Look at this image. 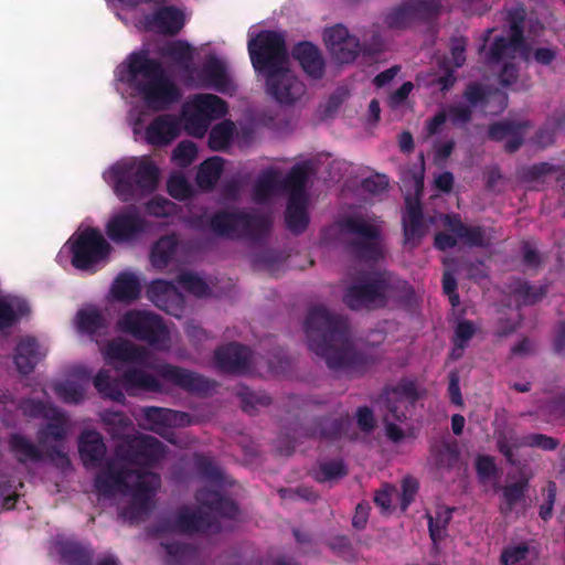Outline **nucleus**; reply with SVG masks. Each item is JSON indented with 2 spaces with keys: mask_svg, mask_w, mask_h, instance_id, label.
Wrapping results in <instances>:
<instances>
[{
  "mask_svg": "<svg viewBox=\"0 0 565 565\" xmlns=\"http://www.w3.org/2000/svg\"><path fill=\"white\" fill-rule=\"evenodd\" d=\"M205 76V84L215 88L221 93H232L235 85L231 79L226 67L218 61H211L203 70Z\"/></svg>",
  "mask_w": 565,
  "mask_h": 565,
  "instance_id": "29",
  "label": "nucleus"
},
{
  "mask_svg": "<svg viewBox=\"0 0 565 565\" xmlns=\"http://www.w3.org/2000/svg\"><path fill=\"white\" fill-rule=\"evenodd\" d=\"M106 364L122 372L121 386L129 394L158 388L157 376L168 379L181 386L195 388L193 374L181 369L157 365L152 356L128 341L116 339L99 347Z\"/></svg>",
  "mask_w": 565,
  "mask_h": 565,
  "instance_id": "2",
  "label": "nucleus"
},
{
  "mask_svg": "<svg viewBox=\"0 0 565 565\" xmlns=\"http://www.w3.org/2000/svg\"><path fill=\"white\" fill-rule=\"evenodd\" d=\"M323 40L331 55L340 63L354 61L360 52L358 39L351 35L343 25L327 29Z\"/></svg>",
  "mask_w": 565,
  "mask_h": 565,
  "instance_id": "13",
  "label": "nucleus"
},
{
  "mask_svg": "<svg viewBox=\"0 0 565 565\" xmlns=\"http://www.w3.org/2000/svg\"><path fill=\"white\" fill-rule=\"evenodd\" d=\"M394 290L386 279L375 280L367 285H356L347 291L345 303L353 308H377L386 303L392 298Z\"/></svg>",
  "mask_w": 565,
  "mask_h": 565,
  "instance_id": "10",
  "label": "nucleus"
},
{
  "mask_svg": "<svg viewBox=\"0 0 565 565\" xmlns=\"http://www.w3.org/2000/svg\"><path fill=\"white\" fill-rule=\"evenodd\" d=\"M522 445L536 446L548 450L554 449L557 441L544 435H531L525 439H519L512 430L502 431L498 437V448L510 461H512L513 450Z\"/></svg>",
  "mask_w": 565,
  "mask_h": 565,
  "instance_id": "18",
  "label": "nucleus"
},
{
  "mask_svg": "<svg viewBox=\"0 0 565 565\" xmlns=\"http://www.w3.org/2000/svg\"><path fill=\"white\" fill-rule=\"evenodd\" d=\"M119 331L138 339H145L158 345H163L168 335L159 318L147 311L131 310L126 312L117 322Z\"/></svg>",
  "mask_w": 565,
  "mask_h": 565,
  "instance_id": "9",
  "label": "nucleus"
},
{
  "mask_svg": "<svg viewBox=\"0 0 565 565\" xmlns=\"http://www.w3.org/2000/svg\"><path fill=\"white\" fill-rule=\"evenodd\" d=\"M397 498L396 489L386 487L382 491L377 492L374 502L383 511L388 512L393 499Z\"/></svg>",
  "mask_w": 565,
  "mask_h": 565,
  "instance_id": "54",
  "label": "nucleus"
},
{
  "mask_svg": "<svg viewBox=\"0 0 565 565\" xmlns=\"http://www.w3.org/2000/svg\"><path fill=\"white\" fill-rule=\"evenodd\" d=\"M358 424L364 430H371L375 425V419L372 412L366 408H360L356 414Z\"/></svg>",
  "mask_w": 565,
  "mask_h": 565,
  "instance_id": "59",
  "label": "nucleus"
},
{
  "mask_svg": "<svg viewBox=\"0 0 565 565\" xmlns=\"http://www.w3.org/2000/svg\"><path fill=\"white\" fill-rule=\"evenodd\" d=\"M447 116L454 124H465L470 118V109L467 105H455L449 108Z\"/></svg>",
  "mask_w": 565,
  "mask_h": 565,
  "instance_id": "55",
  "label": "nucleus"
},
{
  "mask_svg": "<svg viewBox=\"0 0 565 565\" xmlns=\"http://www.w3.org/2000/svg\"><path fill=\"white\" fill-rule=\"evenodd\" d=\"M409 17V10L406 8H399L393 11L387 17V23L391 26L398 28L404 24L405 20Z\"/></svg>",
  "mask_w": 565,
  "mask_h": 565,
  "instance_id": "62",
  "label": "nucleus"
},
{
  "mask_svg": "<svg viewBox=\"0 0 565 565\" xmlns=\"http://www.w3.org/2000/svg\"><path fill=\"white\" fill-rule=\"evenodd\" d=\"M135 454L121 460H115L96 480L97 490L104 495L118 497L122 505V516L136 519L146 511L159 488V478L151 472H141L136 466L150 463L163 456L161 444L150 436L132 440Z\"/></svg>",
  "mask_w": 565,
  "mask_h": 565,
  "instance_id": "1",
  "label": "nucleus"
},
{
  "mask_svg": "<svg viewBox=\"0 0 565 565\" xmlns=\"http://www.w3.org/2000/svg\"><path fill=\"white\" fill-rule=\"evenodd\" d=\"M55 390L57 395L66 403H77L84 396L82 387L70 382L57 384Z\"/></svg>",
  "mask_w": 565,
  "mask_h": 565,
  "instance_id": "46",
  "label": "nucleus"
},
{
  "mask_svg": "<svg viewBox=\"0 0 565 565\" xmlns=\"http://www.w3.org/2000/svg\"><path fill=\"white\" fill-rule=\"evenodd\" d=\"M168 191L171 196L184 200L191 195L192 189L182 175H172L168 182Z\"/></svg>",
  "mask_w": 565,
  "mask_h": 565,
  "instance_id": "42",
  "label": "nucleus"
},
{
  "mask_svg": "<svg viewBox=\"0 0 565 565\" xmlns=\"http://www.w3.org/2000/svg\"><path fill=\"white\" fill-rule=\"evenodd\" d=\"M452 234H438L435 237V245L439 249H447L450 247H454L457 243V234L455 232H451Z\"/></svg>",
  "mask_w": 565,
  "mask_h": 565,
  "instance_id": "61",
  "label": "nucleus"
},
{
  "mask_svg": "<svg viewBox=\"0 0 565 565\" xmlns=\"http://www.w3.org/2000/svg\"><path fill=\"white\" fill-rule=\"evenodd\" d=\"M276 183V174L273 171L266 172L257 182L255 188V200H265L274 190Z\"/></svg>",
  "mask_w": 565,
  "mask_h": 565,
  "instance_id": "48",
  "label": "nucleus"
},
{
  "mask_svg": "<svg viewBox=\"0 0 565 565\" xmlns=\"http://www.w3.org/2000/svg\"><path fill=\"white\" fill-rule=\"evenodd\" d=\"M65 247L73 254V266L82 270H89L104 262L111 249L103 234L89 227L78 230Z\"/></svg>",
  "mask_w": 565,
  "mask_h": 565,
  "instance_id": "7",
  "label": "nucleus"
},
{
  "mask_svg": "<svg viewBox=\"0 0 565 565\" xmlns=\"http://www.w3.org/2000/svg\"><path fill=\"white\" fill-rule=\"evenodd\" d=\"M322 473L326 480L338 479L345 475V468L342 462H330L322 467Z\"/></svg>",
  "mask_w": 565,
  "mask_h": 565,
  "instance_id": "58",
  "label": "nucleus"
},
{
  "mask_svg": "<svg viewBox=\"0 0 565 565\" xmlns=\"http://www.w3.org/2000/svg\"><path fill=\"white\" fill-rule=\"evenodd\" d=\"M456 286L457 284L455 277L450 273L445 271L443 287L444 291L449 296V300L454 307L459 303V297L456 294Z\"/></svg>",
  "mask_w": 565,
  "mask_h": 565,
  "instance_id": "56",
  "label": "nucleus"
},
{
  "mask_svg": "<svg viewBox=\"0 0 565 565\" xmlns=\"http://www.w3.org/2000/svg\"><path fill=\"white\" fill-rule=\"evenodd\" d=\"M420 206L417 199H406V210L403 216V225L406 243L413 244L417 238L424 235L422 226Z\"/></svg>",
  "mask_w": 565,
  "mask_h": 565,
  "instance_id": "26",
  "label": "nucleus"
},
{
  "mask_svg": "<svg viewBox=\"0 0 565 565\" xmlns=\"http://www.w3.org/2000/svg\"><path fill=\"white\" fill-rule=\"evenodd\" d=\"M418 484L414 479L407 478L403 481L402 493L397 492V497L401 499L402 510H406L409 503L414 500Z\"/></svg>",
  "mask_w": 565,
  "mask_h": 565,
  "instance_id": "51",
  "label": "nucleus"
},
{
  "mask_svg": "<svg viewBox=\"0 0 565 565\" xmlns=\"http://www.w3.org/2000/svg\"><path fill=\"white\" fill-rule=\"evenodd\" d=\"M526 483L524 481L508 486L503 490V500L505 509L511 510L512 507L521 499Z\"/></svg>",
  "mask_w": 565,
  "mask_h": 565,
  "instance_id": "50",
  "label": "nucleus"
},
{
  "mask_svg": "<svg viewBox=\"0 0 565 565\" xmlns=\"http://www.w3.org/2000/svg\"><path fill=\"white\" fill-rule=\"evenodd\" d=\"M95 387L98 390L99 393L103 395L114 399V401H121L124 397L121 391L119 390V383L113 382L110 383L108 380V375L106 372L100 371L94 381Z\"/></svg>",
  "mask_w": 565,
  "mask_h": 565,
  "instance_id": "38",
  "label": "nucleus"
},
{
  "mask_svg": "<svg viewBox=\"0 0 565 565\" xmlns=\"http://www.w3.org/2000/svg\"><path fill=\"white\" fill-rule=\"evenodd\" d=\"M443 224L450 232H455L457 236L470 246H482L490 241V235L481 227H466L456 216L445 215L441 217Z\"/></svg>",
  "mask_w": 565,
  "mask_h": 565,
  "instance_id": "22",
  "label": "nucleus"
},
{
  "mask_svg": "<svg viewBox=\"0 0 565 565\" xmlns=\"http://www.w3.org/2000/svg\"><path fill=\"white\" fill-rule=\"evenodd\" d=\"M530 551L526 545H516L507 548L501 555L503 565H516L527 558Z\"/></svg>",
  "mask_w": 565,
  "mask_h": 565,
  "instance_id": "45",
  "label": "nucleus"
},
{
  "mask_svg": "<svg viewBox=\"0 0 565 565\" xmlns=\"http://www.w3.org/2000/svg\"><path fill=\"white\" fill-rule=\"evenodd\" d=\"M183 24V13L174 8H163L147 20L148 28L159 33H177Z\"/></svg>",
  "mask_w": 565,
  "mask_h": 565,
  "instance_id": "21",
  "label": "nucleus"
},
{
  "mask_svg": "<svg viewBox=\"0 0 565 565\" xmlns=\"http://www.w3.org/2000/svg\"><path fill=\"white\" fill-rule=\"evenodd\" d=\"M121 82H126L140 92L146 104L153 109H161L179 98V92L163 74L156 62L146 54H131L118 71Z\"/></svg>",
  "mask_w": 565,
  "mask_h": 565,
  "instance_id": "4",
  "label": "nucleus"
},
{
  "mask_svg": "<svg viewBox=\"0 0 565 565\" xmlns=\"http://www.w3.org/2000/svg\"><path fill=\"white\" fill-rule=\"evenodd\" d=\"M145 228V223L132 211L115 214L106 225V232L114 242H128Z\"/></svg>",
  "mask_w": 565,
  "mask_h": 565,
  "instance_id": "15",
  "label": "nucleus"
},
{
  "mask_svg": "<svg viewBox=\"0 0 565 565\" xmlns=\"http://www.w3.org/2000/svg\"><path fill=\"white\" fill-rule=\"evenodd\" d=\"M290 198L286 211V223L292 232L303 231L309 222L307 199L303 192V170L296 167L290 178Z\"/></svg>",
  "mask_w": 565,
  "mask_h": 565,
  "instance_id": "11",
  "label": "nucleus"
},
{
  "mask_svg": "<svg viewBox=\"0 0 565 565\" xmlns=\"http://www.w3.org/2000/svg\"><path fill=\"white\" fill-rule=\"evenodd\" d=\"M434 184L438 190L448 192L452 188L454 177L450 172H443L435 178Z\"/></svg>",
  "mask_w": 565,
  "mask_h": 565,
  "instance_id": "63",
  "label": "nucleus"
},
{
  "mask_svg": "<svg viewBox=\"0 0 565 565\" xmlns=\"http://www.w3.org/2000/svg\"><path fill=\"white\" fill-rule=\"evenodd\" d=\"M334 319L324 308L313 309L306 322L309 345L312 351L324 356L331 369L354 370L359 356L343 334L334 330Z\"/></svg>",
  "mask_w": 565,
  "mask_h": 565,
  "instance_id": "5",
  "label": "nucleus"
},
{
  "mask_svg": "<svg viewBox=\"0 0 565 565\" xmlns=\"http://www.w3.org/2000/svg\"><path fill=\"white\" fill-rule=\"evenodd\" d=\"M163 54L174 61L185 62L192 57V49L185 42L175 41L166 47Z\"/></svg>",
  "mask_w": 565,
  "mask_h": 565,
  "instance_id": "44",
  "label": "nucleus"
},
{
  "mask_svg": "<svg viewBox=\"0 0 565 565\" xmlns=\"http://www.w3.org/2000/svg\"><path fill=\"white\" fill-rule=\"evenodd\" d=\"M175 205L163 198H154L148 203L147 210L153 216H168L174 212Z\"/></svg>",
  "mask_w": 565,
  "mask_h": 565,
  "instance_id": "49",
  "label": "nucleus"
},
{
  "mask_svg": "<svg viewBox=\"0 0 565 565\" xmlns=\"http://www.w3.org/2000/svg\"><path fill=\"white\" fill-rule=\"evenodd\" d=\"M181 286L196 297H205L209 295L207 285L198 276L185 274L180 278Z\"/></svg>",
  "mask_w": 565,
  "mask_h": 565,
  "instance_id": "41",
  "label": "nucleus"
},
{
  "mask_svg": "<svg viewBox=\"0 0 565 565\" xmlns=\"http://www.w3.org/2000/svg\"><path fill=\"white\" fill-rule=\"evenodd\" d=\"M26 311L25 302L17 298L0 296V329L11 324Z\"/></svg>",
  "mask_w": 565,
  "mask_h": 565,
  "instance_id": "33",
  "label": "nucleus"
},
{
  "mask_svg": "<svg viewBox=\"0 0 565 565\" xmlns=\"http://www.w3.org/2000/svg\"><path fill=\"white\" fill-rule=\"evenodd\" d=\"M262 226V221L245 214L224 213L211 221V228L220 235L241 236Z\"/></svg>",
  "mask_w": 565,
  "mask_h": 565,
  "instance_id": "14",
  "label": "nucleus"
},
{
  "mask_svg": "<svg viewBox=\"0 0 565 565\" xmlns=\"http://www.w3.org/2000/svg\"><path fill=\"white\" fill-rule=\"evenodd\" d=\"M178 244L173 236L160 238L151 252V263L157 268H163L177 253Z\"/></svg>",
  "mask_w": 565,
  "mask_h": 565,
  "instance_id": "32",
  "label": "nucleus"
},
{
  "mask_svg": "<svg viewBox=\"0 0 565 565\" xmlns=\"http://www.w3.org/2000/svg\"><path fill=\"white\" fill-rule=\"evenodd\" d=\"M75 323L81 332L94 334L104 326V319L96 309L86 308L77 313Z\"/></svg>",
  "mask_w": 565,
  "mask_h": 565,
  "instance_id": "36",
  "label": "nucleus"
},
{
  "mask_svg": "<svg viewBox=\"0 0 565 565\" xmlns=\"http://www.w3.org/2000/svg\"><path fill=\"white\" fill-rule=\"evenodd\" d=\"M215 360L222 370L241 371L248 364L249 352L238 344H230L216 352Z\"/></svg>",
  "mask_w": 565,
  "mask_h": 565,
  "instance_id": "23",
  "label": "nucleus"
},
{
  "mask_svg": "<svg viewBox=\"0 0 565 565\" xmlns=\"http://www.w3.org/2000/svg\"><path fill=\"white\" fill-rule=\"evenodd\" d=\"M466 99L470 106H476L480 100H484L486 110L492 114L502 111L507 107L508 98L504 94L494 92L484 95L480 87H470L466 93Z\"/></svg>",
  "mask_w": 565,
  "mask_h": 565,
  "instance_id": "30",
  "label": "nucleus"
},
{
  "mask_svg": "<svg viewBox=\"0 0 565 565\" xmlns=\"http://www.w3.org/2000/svg\"><path fill=\"white\" fill-rule=\"evenodd\" d=\"M11 446L21 461L29 458H35L38 456L36 449L21 436H13L11 439Z\"/></svg>",
  "mask_w": 565,
  "mask_h": 565,
  "instance_id": "47",
  "label": "nucleus"
},
{
  "mask_svg": "<svg viewBox=\"0 0 565 565\" xmlns=\"http://www.w3.org/2000/svg\"><path fill=\"white\" fill-rule=\"evenodd\" d=\"M196 147L191 141H181L172 152V160L180 167L191 164L196 158Z\"/></svg>",
  "mask_w": 565,
  "mask_h": 565,
  "instance_id": "39",
  "label": "nucleus"
},
{
  "mask_svg": "<svg viewBox=\"0 0 565 565\" xmlns=\"http://www.w3.org/2000/svg\"><path fill=\"white\" fill-rule=\"evenodd\" d=\"M179 125L175 118L161 116L152 121L146 130V140L154 146H164L179 135Z\"/></svg>",
  "mask_w": 565,
  "mask_h": 565,
  "instance_id": "20",
  "label": "nucleus"
},
{
  "mask_svg": "<svg viewBox=\"0 0 565 565\" xmlns=\"http://www.w3.org/2000/svg\"><path fill=\"white\" fill-rule=\"evenodd\" d=\"M398 67H392L381 74H379L375 78H374V82L375 84L381 87V86H384L385 84H387L388 82H391L395 75L397 74L398 72Z\"/></svg>",
  "mask_w": 565,
  "mask_h": 565,
  "instance_id": "64",
  "label": "nucleus"
},
{
  "mask_svg": "<svg viewBox=\"0 0 565 565\" xmlns=\"http://www.w3.org/2000/svg\"><path fill=\"white\" fill-rule=\"evenodd\" d=\"M345 230L362 239H376L380 234V222L376 218H354L345 224Z\"/></svg>",
  "mask_w": 565,
  "mask_h": 565,
  "instance_id": "34",
  "label": "nucleus"
},
{
  "mask_svg": "<svg viewBox=\"0 0 565 565\" xmlns=\"http://www.w3.org/2000/svg\"><path fill=\"white\" fill-rule=\"evenodd\" d=\"M226 114L225 103L217 96L200 94L189 99L182 110L184 129L194 137H203L210 122Z\"/></svg>",
  "mask_w": 565,
  "mask_h": 565,
  "instance_id": "8",
  "label": "nucleus"
},
{
  "mask_svg": "<svg viewBox=\"0 0 565 565\" xmlns=\"http://www.w3.org/2000/svg\"><path fill=\"white\" fill-rule=\"evenodd\" d=\"M529 128L525 120L502 121L491 126L489 135L493 140L503 142L508 151H514L522 145Z\"/></svg>",
  "mask_w": 565,
  "mask_h": 565,
  "instance_id": "17",
  "label": "nucleus"
},
{
  "mask_svg": "<svg viewBox=\"0 0 565 565\" xmlns=\"http://www.w3.org/2000/svg\"><path fill=\"white\" fill-rule=\"evenodd\" d=\"M186 422L185 414L171 409L151 407L143 411L141 425L146 429L161 433L167 426H179Z\"/></svg>",
  "mask_w": 565,
  "mask_h": 565,
  "instance_id": "19",
  "label": "nucleus"
},
{
  "mask_svg": "<svg viewBox=\"0 0 565 565\" xmlns=\"http://www.w3.org/2000/svg\"><path fill=\"white\" fill-rule=\"evenodd\" d=\"M521 32L516 25H513L511 28L509 40L499 38L494 41L489 58L491 62H505L510 58H514L521 51Z\"/></svg>",
  "mask_w": 565,
  "mask_h": 565,
  "instance_id": "24",
  "label": "nucleus"
},
{
  "mask_svg": "<svg viewBox=\"0 0 565 565\" xmlns=\"http://www.w3.org/2000/svg\"><path fill=\"white\" fill-rule=\"evenodd\" d=\"M448 521V512H446L443 518H438L436 520H434L433 516H429V532L434 542H437L444 537Z\"/></svg>",
  "mask_w": 565,
  "mask_h": 565,
  "instance_id": "53",
  "label": "nucleus"
},
{
  "mask_svg": "<svg viewBox=\"0 0 565 565\" xmlns=\"http://www.w3.org/2000/svg\"><path fill=\"white\" fill-rule=\"evenodd\" d=\"M294 54L308 75L312 77L322 75L323 61L316 46L310 43H301L295 49Z\"/></svg>",
  "mask_w": 565,
  "mask_h": 565,
  "instance_id": "28",
  "label": "nucleus"
},
{
  "mask_svg": "<svg viewBox=\"0 0 565 565\" xmlns=\"http://www.w3.org/2000/svg\"><path fill=\"white\" fill-rule=\"evenodd\" d=\"M79 454L85 465H93L105 454L104 443L96 431H86L79 439Z\"/></svg>",
  "mask_w": 565,
  "mask_h": 565,
  "instance_id": "31",
  "label": "nucleus"
},
{
  "mask_svg": "<svg viewBox=\"0 0 565 565\" xmlns=\"http://www.w3.org/2000/svg\"><path fill=\"white\" fill-rule=\"evenodd\" d=\"M413 89V84L411 82L404 83L391 97H390V106L395 108L401 106L408 94Z\"/></svg>",
  "mask_w": 565,
  "mask_h": 565,
  "instance_id": "57",
  "label": "nucleus"
},
{
  "mask_svg": "<svg viewBox=\"0 0 565 565\" xmlns=\"http://www.w3.org/2000/svg\"><path fill=\"white\" fill-rule=\"evenodd\" d=\"M387 185H388V180L383 174L372 175V177L367 178L366 180H364V182H363L364 190L374 195L384 192L386 190Z\"/></svg>",
  "mask_w": 565,
  "mask_h": 565,
  "instance_id": "52",
  "label": "nucleus"
},
{
  "mask_svg": "<svg viewBox=\"0 0 565 565\" xmlns=\"http://www.w3.org/2000/svg\"><path fill=\"white\" fill-rule=\"evenodd\" d=\"M222 168L223 162L218 157L204 161L198 172V184L203 189L212 186L221 177Z\"/></svg>",
  "mask_w": 565,
  "mask_h": 565,
  "instance_id": "35",
  "label": "nucleus"
},
{
  "mask_svg": "<svg viewBox=\"0 0 565 565\" xmlns=\"http://www.w3.org/2000/svg\"><path fill=\"white\" fill-rule=\"evenodd\" d=\"M476 469L481 481H490L497 477V466L493 458L479 456L476 460Z\"/></svg>",
  "mask_w": 565,
  "mask_h": 565,
  "instance_id": "43",
  "label": "nucleus"
},
{
  "mask_svg": "<svg viewBox=\"0 0 565 565\" xmlns=\"http://www.w3.org/2000/svg\"><path fill=\"white\" fill-rule=\"evenodd\" d=\"M235 131V126L231 121H223L215 126L210 135V147L214 150H221L226 148Z\"/></svg>",
  "mask_w": 565,
  "mask_h": 565,
  "instance_id": "37",
  "label": "nucleus"
},
{
  "mask_svg": "<svg viewBox=\"0 0 565 565\" xmlns=\"http://www.w3.org/2000/svg\"><path fill=\"white\" fill-rule=\"evenodd\" d=\"M180 527L184 531L202 530L204 529V522L201 518L181 515Z\"/></svg>",
  "mask_w": 565,
  "mask_h": 565,
  "instance_id": "60",
  "label": "nucleus"
},
{
  "mask_svg": "<svg viewBox=\"0 0 565 565\" xmlns=\"http://www.w3.org/2000/svg\"><path fill=\"white\" fill-rule=\"evenodd\" d=\"M140 280L129 271L120 273L114 280L110 288V296L118 301H132L140 295Z\"/></svg>",
  "mask_w": 565,
  "mask_h": 565,
  "instance_id": "25",
  "label": "nucleus"
},
{
  "mask_svg": "<svg viewBox=\"0 0 565 565\" xmlns=\"http://www.w3.org/2000/svg\"><path fill=\"white\" fill-rule=\"evenodd\" d=\"M158 168L147 157L130 158L116 163L106 174L109 182L122 201H128L126 185L130 179L137 186L146 191H152L158 183Z\"/></svg>",
  "mask_w": 565,
  "mask_h": 565,
  "instance_id": "6",
  "label": "nucleus"
},
{
  "mask_svg": "<svg viewBox=\"0 0 565 565\" xmlns=\"http://www.w3.org/2000/svg\"><path fill=\"white\" fill-rule=\"evenodd\" d=\"M396 391L392 392L383 415V423L386 437L394 444H403L415 439L417 433L401 409L402 402L396 404Z\"/></svg>",
  "mask_w": 565,
  "mask_h": 565,
  "instance_id": "12",
  "label": "nucleus"
},
{
  "mask_svg": "<svg viewBox=\"0 0 565 565\" xmlns=\"http://www.w3.org/2000/svg\"><path fill=\"white\" fill-rule=\"evenodd\" d=\"M475 331V327L468 321H462L457 326L455 338L456 348L452 351V355H455V358H459L461 355L467 341L473 335Z\"/></svg>",
  "mask_w": 565,
  "mask_h": 565,
  "instance_id": "40",
  "label": "nucleus"
},
{
  "mask_svg": "<svg viewBox=\"0 0 565 565\" xmlns=\"http://www.w3.org/2000/svg\"><path fill=\"white\" fill-rule=\"evenodd\" d=\"M148 297L157 307L172 316L179 317L182 312V297L168 281H152L148 288Z\"/></svg>",
  "mask_w": 565,
  "mask_h": 565,
  "instance_id": "16",
  "label": "nucleus"
},
{
  "mask_svg": "<svg viewBox=\"0 0 565 565\" xmlns=\"http://www.w3.org/2000/svg\"><path fill=\"white\" fill-rule=\"evenodd\" d=\"M248 52L254 68L266 75L267 93L280 104L290 105L305 95L303 84L289 70L281 34L263 31L252 36Z\"/></svg>",
  "mask_w": 565,
  "mask_h": 565,
  "instance_id": "3",
  "label": "nucleus"
},
{
  "mask_svg": "<svg viewBox=\"0 0 565 565\" xmlns=\"http://www.w3.org/2000/svg\"><path fill=\"white\" fill-rule=\"evenodd\" d=\"M45 354L33 339L22 340L14 355V362L21 373H29L38 361Z\"/></svg>",
  "mask_w": 565,
  "mask_h": 565,
  "instance_id": "27",
  "label": "nucleus"
}]
</instances>
